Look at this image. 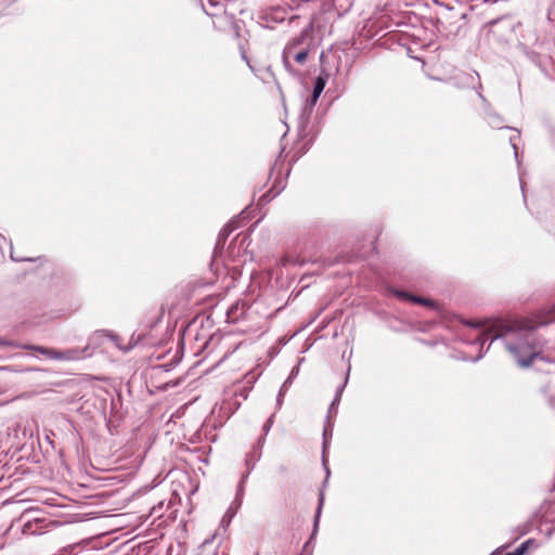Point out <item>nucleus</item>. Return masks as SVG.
Wrapping results in <instances>:
<instances>
[{
  "label": "nucleus",
  "instance_id": "f257e3e1",
  "mask_svg": "<svg viewBox=\"0 0 555 555\" xmlns=\"http://www.w3.org/2000/svg\"><path fill=\"white\" fill-rule=\"evenodd\" d=\"M507 350L515 357L519 366L528 367L533 361L540 358V353L534 351V346L530 341V335L518 344L507 343Z\"/></svg>",
  "mask_w": 555,
  "mask_h": 555
},
{
  "label": "nucleus",
  "instance_id": "f03ea898",
  "mask_svg": "<svg viewBox=\"0 0 555 555\" xmlns=\"http://www.w3.org/2000/svg\"><path fill=\"white\" fill-rule=\"evenodd\" d=\"M27 348L36 350L41 354L49 357L55 360H77L81 357V351L79 349H68L65 351H57L55 349L40 347V346H27Z\"/></svg>",
  "mask_w": 555,
  "mask_h": 555
},
{
  "label": "nucleus",
  "instance_id": "7ed1b4c3",
  "mask_svg": "<svg viewBox=\"0 0 555 555\" xmlns=\"http://www.w3.org/2000/svg\"><path fill=\"white\" fill-rule=\"evenodd\" d=\"M310 30L308 28L302 29L301 33L294 37L284 48L283 51V62L286 67L289 66V57L293 55V52L296 50L298 51L300 48L305 47L306 44H310L308 41L309 39Z\"/></svg>",
  "mask_w": 555,
  "mask_h": 555
},
{
  "label": "nucleus",
  "instance_id": "20e7f679",
  "mask_svg": "<svg viewBox=\"0 0 555 555\" xmlns=\"http://www.w3.org/2000/svg\"><path fill=\"white\" fill-rule=\"evenodd\" d=\"M309 51H310V44H306L305 47L300 48L298 51L295 50L293 52V55H291V57H293L297 63L302 64L306 62Z\"/></svg>",
  "mask_w": 555,
  "mask_h": 555
},
{
  "label": "nucleus",
  "instance_id": "39448f33",
  "mask_svg": "<svg viewBox=\"0 0 555 555\" xmlns=\"http://www.w3.org/2000/svg\"><path fill=\"white\" fill-rule=\"evenodd\" d=\"M397 295L399 297L409 299V300H411L413 302L422 304V305L429 306V307H433V308L436 306V304L434 301H431L429 299H426V298L411 296V295H408V294L401 293V292H397Z\"/></svg>",
  "mask_w": 555,
  "mask_h": 555
},
{
  "label": "nucleus",
  "instance_id": "423d86ee",
  "mask_svg": "<svg viewBox=\"0 0 555 555\" xmlns=\"http://www.w3.org/2000/svg\"><path fill=\"white\" fill-rule=\"evenodd\" d=\"M324 87H325V80L321 77H318L315 80L314 89H313V95H312L313 102H317L318 98L324 90Z\"/></svg>",
  "mask_w": 555,
  "mask_h": 555
},
{
  "label": "nucleus",
  "instance_id": "0eeeda50",
  "mask_svg": "<svg viewBox=\"0 0 555 555\" xmlns=\"http://www.w3.org/2000/svg\"><path fill=\"white\" fill-rule=\"evenodd\" d=\"M541 324H544V322H541ZM516 326L520 330L532 331L538 326V323L532 320H521L516 323Z\"/></svg>",
  "mask_w": 555,
  "mask_h": 555
},
{
  "label": "nucleus",
  "instance_id": "6e6552de",
  "mask_svg": "<svg viewBox=\"0 0 555 555\" xmlns=\"http://www.w3.org/2000/svg\"><path fill=\"white\" fill-rule=\"evenodd\" d=\"M527 551V543H522L519 547H517L514 552L508 553L506 555H524Z\"/></svg>",
  "mask_w": 555,
  "mask_h": 555
},
{
  "label": "nucleus",
  "instance_id": "1a4fd4ad",
  "mask_svg": "<svg viewBox=\"0 0 555 555\" xmlns=\"http://www.w3.org/2000/svg\"><path fill=\"white\" fill-rule=\"evenodd\" d=\"M519 138V133L514 131V134L509 137V141L512 143V146L514 149H516V143H515V140Z\"/></svg>",
  "mask_w": 555,
  "mask_h": 555
},
{
  "label": "nucleus",
  "instance_id": "9d476101",
  "mask_svg": "<svg viewBox=\"0 0 555 555\" xmlns=\"http://www.w3.org/2000/svg\"><path fill=\"white\" fill-rule=\"evenodd\" d=\"M468 325L473 326V327H479L481 325L480 322H468Z\"/></svg>",
  "mask_w": 555,
  "mask_h": 555
},
{
  "label": "nucleus",
  "instance_id": "9b49d317",
  "mask_svg": "<svg viewBox=\"0 0 555 555\" xmlns=\"http://www.w3.org/2000/svg\"><path fill=\"white\" fill-rule=\"evenodd\" d=\"M553 370H550L548 373H553L555 374V361L553 363H551Z\"/></svg>",
  "mask_w": 555,
  "mask_h": 555
},
{
  "label": "nucleus",
  "instance_id": "f8f14e48",
  "mask_svg": "<svg viewBox=\"0 0 555 555\" xmlns=\"http://www.w3.org/2000/svg\"><path fill=\"white\" fill-rule=\"evenodd\" d=\"M323 504V498L320 499V505ZM319 509H321V506H319ZM318 514H320V511H318ZM319 517V515H317V518Z\"/></svg>",
  "mask_w": 555,
  "mask_h": 555
}]
</instances>
